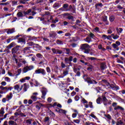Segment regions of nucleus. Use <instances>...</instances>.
Segmentation results:
<instances>
[{
	"instance_id": "39",
	"label": "nucleus",
	"mask_w": 125,
	"mask_h": 125,
	"mask_svg": "<svg viewBox=\"0 0 125 125\" xmlns=\"http://www.w3.org/2000/svg\"><path fill=\"white\" fill-rule=\"evenodd\" d=\"M114 20H115V17L114 16H111L109 17V21L110 22H113Z\"/></svg>"
},
{
	"instance_id": "37",
	"label": "nucleus",
	"mask_w": 125,
	"mask_h": 125,
	"mask_svg": "<svg viewBox=\"0 0 125 125\" xmlns=\"http://www.w3.org/2000/svg\"><path fill=\"white\" fill-rule=\"evenodd\" d=\"M98 6H100V7H102V6H103V4H102V3L96 4L95 5V7L96 9H98Z\"/></svg>"
},
{
	"instance_id": "19",
	"label": "nucleus",
	"mask_w": 125,
	"mask_h": 125,
	"mask_svg": "<svg viewBox=\"0 0 125 125\" xmlns=\"http://www.w3.org/2000/svg\"><path fill=\"white\" fill-rule=\"evenodd\" d=\"M12 97H13V95H12V93H9V94L7 95L6 97V99L7 101H9V100H11Z\"/></svg>"
},
{
	"instance_id": "22",
	"label": "nucleus",
	"mask_w": 125,
	"mask_h": 125,
	"mask_svg": "<svg viewBox=\"0 0 125 125\" xmlns=\"http://www.w3.org/2000/svg\"><path fill=\"white\" fill-rule=\"evenodd\" d=\"M44 105L43 104H42L41 103H39V104H37L35 107L37 109V110H38V111H40V110H41V107H44Z\"/></svg>"
},
{
	"instance_id": "11",
	"label": "nucleus",
	"mask_w": 125,
	"mask_h": 125,
	"mask_svg": "<svg viewBox=\"0 0 125 125\" xmlns=\"http://www.w3.org/2000/svg\"><path fill=\"white\" fill-rule=\"evenodd\" d=\"M14 88L15 90H17L18 92H20L23 88V86H21L20 87V85L16 84L14 86Z\"/></svg>"
},
{
	"instance_id": "1",
	"label": "nucleus",
	"mask_w": 125,
	"mask_h": 125,
	"mask_svg": "<svg viewBox=\"0 0 125 125\" xmlns=\"http://www.w3.org/2000/svg\"><path fill=\"white\" fill-rule=\"evenodd\" d=\"M20 47H21V46L17 45L11 50L12 54L13 55L12 59L16 62V64L18 63V59H16V54H20Z\"/></svg>"
},
{
	"instance_id": "13",
	"label": "nucleus",
	"mask_w": 125,
	"mask_h": 125,
	"mask_svg": "<svg viewBox=\"0 0 125 125\" xmlns=\"http://www.w3.org/2000/svg\"><path fill=\"white\" fill-rule=\"evenodd\" d=\"M5 31H6L7 35H10L11 34L15 33V28H13L12 29H6L5 30Z\"/></svg>"
},
{
	"instance_id": "7",
	"label": "nucleus",
	"mask_w": 125,
	"mask_h": 125,
	"mask_svg": "<svg viewBox=\"0 0 125 125\" xmlns=\"http://www.w3.org/2000/svg\"><path fill=\"white\" fill-rule=\"evenodd\" d=\"M111 45L114 49H115L116 50H119V49H120L119 46L121 45V42L119 41H116L115 43H113Z\"/></svg>"
},
{
	"instance_id": "48",
	"label": "nucleus",
	"mask_w": 125,
	"mask_h": 125,
	"mask_svg": "<svg viewBox=\"0 0 125 125\" xmlns=\"http://www.w3.org/2000/svg\"><path fill=\"white\" fill-rule=\"evenodd\" d=\"M10 3V2L9 1H7L5 3H0V5H7L9 4Z\"/></svg>"
},
{
	"instance_id": "29",
	"label": "nucleus",
	"mask_w": 125,
	"mask_h": 125,
	"mask_svg": "<svg viewBox=\"0 0 125 125\" xmlns=\"http://www.w3.org/2000/svg\"><path fill=\"white\" fill-rule=\"evenodd\" d=\"M59 113H60V114H63L65 115L66 113H67V111L65 110L60 108L59 109Z\"/></svg>"
},
{
	"instance_id": "31",
	"label": "nucleus",
	"mask_w": 125,
	"mask_h": 125,
	"mask_svg": "<svg viewBox=\"0 0 125 125\" xmlns=\"http://www.w3.org/2000/svg\"><path fill=\"white\" fill-rule=\"evenodd\" d=\"M25 108V106H24V105H21L20 106V108L17 110V112H18V113H21V110L22 109H24Z\"/></svg>"
},
{
	"instance_id": "59",
	"label": "nucleus",
	"mask_w": 125,
	"mask_h": 125,
	"mask_svg": "<svg viewBox=\"0 0 125 125\" xmlns=\"http://www.w3.org/2000/svg\"><path fill=\"white\" fill-rule=\"evenodd\" d=\"M13 5H17L18 4V1H12Z\"/></svg>"
},
{
	"instance_id": "62",
	"label": "nucleus",
	"mask_w": 125,
	"mask_h": 125,
	"mask_svg": "<svg viewBox=\"0 0 125 125\" xmlns=\"http://www.w3.org/2000/svg\"><path fill=\"white\" fill-rule=\"evenodd\" d=\"M61 67L62 68H65V67H66V65L65 64V63H64V62H61Z\"/></svg>"
},
{
	"instance_id": "4",
	"label": "nucleus",
	"mask_w": 125,
	"mask_h": 125,
	"mask_svg": "<svg viewBox=\"0 0 125 125\" xmlns=\"http://www.w3.org/2000/svg\"><path fill=\"white\" fill-rule=\"evenodd\" d=\"M40 89H42L41 91L42 93L41 98L44 100L45 99V96L46 95V93H47V90L46 89V88L44 87L40 88Z\"/></svg>"
},
{
	"instance_id": "2",
	"label": "nucleus",
	"mask_w": 125,
	"mask_h": 125,
	"mask_svg": "<svg viewBox=\"0 0 125 125\" xmlns=\"http://www.w3.org/2000/svg\"><path fill=\"white\" fill-rule=\"evenodd\" d=\"M90 46L88 45V44H83L81 46V49L84 51V53H86V54H88L89 53V51H90Z\"/></svg>"
},
{
	"instance_id": "40",
	"label": "nucleus",
	"mask_w": 125,
	"mask_h": 125,
	"mask_svg": "<svg viewBox=\"0 0 125 125\" xmlns=\"http://www.w3.org/2000/svg\"><path fill=\"white\" fill-rule=\"evenodd\" d=\"M94 125V124L92 122H90L89 121H87L85 123V125Z\"/></svg>"
},
{
	"instance_id": "56",
	"label": "nucleus",
	"mask_w": 125,
	"mask_h": 125,
	"mask_svg": "<svg viewBox=\"0 0 125 125\" xmlns=\"http://www.w3.org/2000/svg\"><path fill=\"white\" fill-rule=\"evenodd\" d=\"M119 38H120V36L118 35H114V37H113V40H118V39H119Z\"/></svg>"
},
{
	"instance_id": "5",
	"label": "nucleus",
	"mask_w": 125,
	"mask_h": 125,
	"mask_svg": "<svg viewBox=\"0 0 125 125\" xmlns=\"http://www.w3.org/2000/svg\"><path fill=\"white\" fill-rule=\"evenodd\" d=\"M14 45H15V42H12L7 46V48L8 49H5L3 51V52H7V53H10V51L9 50V49H11L12 47H13Z\"/></svg>"
},
{
	"instance_id": "18",
	"label": "nucleus",
	"mask_w": 125,
	"mask_h": 125,
	"mask_svg": "<svg viewBox=\"0 0 125 125\" xmlns=\"http://www.w3.org/2000/svg\"><path fill=\"white\" fill-rule=\"evenodd\" d=\"M32 9H29L26 11H23V13L24 15V16L26 15H32Z\"/></svg>"
},
{
	"instance_id": "51",
	"label": "nucleus",
	"mask_w": 125,
	"mask_h": 125,
	"mask_svg": "<svg viewBox=\"0 0 125 125\" xmlns=\"http://www.w3.org/2000/svg\"><path fill=\"white\" fill-rule=\"evenodd\" d=\"M103 21H104V22H107V21H108L107 16H105L103 18Z\"/></svg>"
},
{
	"instance_id": "14",
	"label": "nucleus",
	"mask_w": 125,
	"mask_h": 125,
	"mask_svg": "<svg viewBox=\"0 0 125 125\" xmlns=\"http://www.w3.org/2000/svg\"><path fill=\"white\" fill-rule=\"evenodd\" d=\"M69 67H67L65 70L63 71L62 75L63 76H62L61 78H64V77H65V76H67L69 74Z\"/></svg>"
},
{
	"instance_id": "3",
	"label": "nucleus",
	"mask_w": 125,
	"mask_h": 125,
	"mask_svg": "<svg viewBox=\"0 0 125 125\" xmlns=\"http://www.w3.org/2000/svg\"><path fill=\"white\" fill-rule=\"evenodd\" d=\"M35 67L34 65H27L25 66L22 69V72L27 73V72H29V71H32V70H34Z\"/></svg>"
},
{
	"instance_id": "54",
	"label": "nucleus",
	"mask_w": 125,
	"mask_h": 125,
	"mask_svg": "<svg viewBox=\"0 0 125 125\" xmlns=\"http://www.w3.org/2000/svg\"><path fill=\"white\" fill-rule=\"evenodd\" d=\"M64 62L66 63V64H68L69 62H70L69 59L68 58H65Z\"/></svg>"
},
{
	"instance_id": "55",
	"label": "nucleus",
	"mask_w": 125,
	"mask_h": 125,
	"mask_svg": "<svg viewBox=\"0 0 125 125\" xmlns=\"http://www.w3.org/2000/svg\"><path fill=\"white\" fill-rule=\"evenodd\" d=\"M4 80L6 82H7L8 83H10V78L6 77L4 78Z\"/></svg>"
},
{
	"instance_id": "50",
	"label": "nucleus",
	"mask_w": 125,
	"mask_h": 125,
	"mask_svg": "<svg viewBox=\"0 0 125 125\" xmlns=\"http://www.w3.org/2000/svg\"><path fill=\"white\" fill-rule=\"evenodd\" d=\"M29 0H21V3H22V4H26V2L27 1H29Z\"/></svg>"
},
{
	"instance_id": "41",
	"label": "nucleus",
	"mask_w": 125,
	"mask_h": 125,
	"mask_svg": "<svg viewBox=\"0 0 125 125\" xmlns=\"http://www.w3.org/2000/svg\"><path fill=\"white\" fill-rule=\"evenodd\" d=\"M52 51L53 52V53L55 54H57V52L58 51V49H56L55 48H53L52 49Z\"/></svg>"
},
{
	"instance_id": "24",
	"label": "nucleus",
	"mask_w": 125,
	"mask_h": 125,
	"mask_svg": "<svg viewBox=\"0 0 125 125\" xmlns=\"http://www.w3.org/2000/svg\"><path fill=\"white\" fill-rule=\"evenodd\" d=\"M116 31L117 34L120 35V34H122L123 31H124V29H123L122 28L116 27Z\"/></svg>"
},
{
	"instance_id": "42",
	"label": "nucleus",
	"mask_w": 125,
	"mask_h": 125,
	"mask_svg": "<svg viewBox=\"0 0 125 125\" xmlns=\"http://www.w3.org/2000/svg\"><path fill=\"white\" fill-rule=\"evenodd\" d=\"M102 98L103 101H104V102H108V100H107V98H106V97H105V96H102Z\"/></svg>"
},
{
	"instance_id": "53",
	"label": "nucleus",
	"mask_w": 125,
	"mask_h": 125,
	"mask_svg": "<svg viewBox=\"0 0 125 125\" xmlns=\"http://www.w3.org/2000/svg\"><path fill=\"white\" fill-rule=\"evenodd\" d=\"M26 124H28V125H31L32 124V119L27 120Z\"/></svg>"
},
{
	"instance_id": "6",
	"label": "nucleus",
	"mask_w": 125,
	"mask_h": 125,
	"mask_svg": "<svg viewBox=\"0 0 125 125\" xmlns=\"http://www.w3.org/2000/svg\"><path fill=\"white\" fill-rule=\"evenodd\" d=\"M35 74H42V75H43V76L46 75V72L45 71V70L42 68H39L37 69L35 71Z\"/></svg>"
},
{
	"instance_id": "44",
	"label": "nucleus",
	"mask_w": 125,
	"mask_h": 125,
	"mask_svg": "<svg viewBox=\"0 0 125 125\" xmlns=\"http://www.w3.org/2000/svg\"><path fill=\"white\" fill-rule=\"evenodd\" d=\"M73 122L74 123H75V124H78L79 125V124L81 123V120L79 119H76V120H74Z\"/></svg>"
},
{
	"instance_id": "16",
	"label": "nucleus",
	"mask_w": 125,
	"mask_h": 125,
	"mask_svg": "<svg viewBox=\"0 0 125 125\" xmlns=\"http://www.w3.org/2000/svg\"><path fill=\"white\" fill-rule=\"evenodd\" d=\"M61 7V3L59 2H55L53 5V8H54L55 9H58V8H59V7Z\"/></svg>"
},
{
	"instance_id": "36",
	"label": "nucleus",
	"mask_w": 125,
	"mask_h": 125,
	"mask_svg": "<svg viewBox=\"0 0 125 125\" xmlns=\"http://www.w3.org/2000/svg\"><path fill=\"white\" fill-rule=\"evenodd\" d=\"M50 16V13L49 12H46L45 14L43 15V17L45 18V17H49Z\"/></svg>"
},
{
	"instance_id": "33",
	"label": "nucleus",
	"mask_w": 125,
	"mask_h": 125,
	"mask_svg": "<svg viewBox=\"0 0 125 125\" xmlns=\"http://www.w3.org/2000/svg\"><path fill=\"white\" fill-rule=\"evenodd\" d=\"M8 124L9 125H17V123L13 121H9Z\"/></svg>"
},
{
	"instance_id": "20",
	"label": "nucleus",
	"mask_w": 125,
	"mask_h": 125,
	"mask_svg": "<svg viewBox=\"0 0 125 125\" xmlns=\"http://www.w3.org/2000/svg\"><path fill=\"white\" fill-rule=\"evenodd\" d=\"M100 68L102 70H105L107 68V65L105 62H102L100 65Z\"/></svg>"
},
{
	"instance_id": "47",
	"label": "nucleus",
	"mask_w": 125,
	"mask_h": 125,
	"mask_svg": "<svg viewBox=\"0 0 125 125\" xmlns=\"http://www.w3.org/2000/svg\"><path fill=\"white\" fill-rule=\"evenodd\" d=\"M0 72H1V74L2 75H4V74H5V70L2 68H0Z\"/></svg>"
},
{
	"instance_id": "58",
	"label": "nucleus",
	"mask_w": 125,
	"mask_h": 125,
	"mask_svg": "<svg viewBox=\"0 0 125 125\" xmlns=\"http://www.w3.org/2000/svg\"><path fill=\"white\" fill-rule=\"evenodd\" d=\"M74 99L75 101H79V100H80V97H79V96H76Z\"/></svg>"
},
{
	"instance_id": "45",
	"label": "nucleus",
	"mask_w": 125,
	"mask_h": 125,
	"mask_svg": "<svg viewBox=\"0 0 125 125\" xmlns=\"http://www.w3.org/2000/svg\"><path fill=\"white\" fill-rule=\"evenodd\" d=\"M66 18L67 19H68V20H73L74 17L71 15H69Z\"/></svg>"
},
{
	"instance_id": "57",
	"label": "nucleus",
	"mask_w": 125,
	"mask_h": 125,
	"mask_svg": "<svg viewBox=\"0 0 125 125\" xmlns=\"http://www.w3.org/2000/svg\"><path fill=\"white\" fill-rule=\"evenodd\" d=\"M82 103H83L84 104H87V101L85 100L84 98H83L82 100Z\"/></svg>"
},
{
	"instance_id": "10",
	"label": "nucleus",
	"mask_w": 125,
	"mask_h": 125,
	"mask_svg": "<svg viewBox=\"0 0 125 125\" xmlns=\"http://www.w3.org/2000/svg\"><path fill=\"white\" fill-rule=\"evenodd\" d=\"M68 6H69V5L67 3L64 4L62 7L60 8L59 10H61L62 11H69Z\"/></svg>"
},
{
	"instance_id": "9",
	"label": "nucleus",
	"mask_w": 125,
	"mask_h": 125,
	"mask_svg": "<svg viewBox=\"0 0 125 125\" xmlns=\"http://www.w3.org/2000/svg\"><path fill=\"white\" fill-rule=\"evenodd\" d=\"M38 95H39V93L38 92H34L31 96V99L33 101L36 102L38 100V97H37Z\"/></svg>"
},
{
	"instance_id": "25",
	"label": "nucleus",
	"mask_w": 125,
	"mask_h": 125,
	"mask_svg": "<svg viewBox=\"0 0 125 125\" xmlns=\"http://www.w3.org/2000/svg\"><path fill=\"white\" fill-rule=\"evenodd\" d=\"M21 86H22V88L23 87V91L24 92H26V91H27V89H28V85H27V83H24L23 85H21Z\"/></svg>"
},
{
	"instance_id": "21",
	"label": "nucleus",
	"mask_w": 125,
	"mask_h": 125,
	"mask_svg": "<svg viewBox=\"0 0 125 125\" xmlns=\"http://www.w3.org/2000/svg\"><path fill=\"white\" fill-rule=\"evenodd\" d=\"M56 36H57V34L54 31H52L50 33H49V37L53 38V39H54Z\"/></svg>"
},
{
	"instance_id": "46",
	"label": "nucleus",
	"mask_w": 125,
	"mask_h": 125,
	"mask_svg": "<svg viewBox=\"0 0 125 125\" xmlns=\"http://www.w3.org/2000/svg\"><path fill=\"white\" fill-rule=\"evenodd\" d=\"M96 102H97V104H101V98L99 97V98L97 99Z\"/></svg>"
},
{
	"instance_id": "8",
	"label": "nucleus",
	"mask_w": 125,
	"mask_h": 125,
	"mask_svg": "<svg viewBox=\"0 0 125 125\" xmlns=\"http://www.w3.org/2000/svg\"><path fill=\"white\" fill-rule=\"evenodd\" d=\"M106 85H107V86H109V85L110 87H111L112 89H114V90H119V89H120V87H119V86L116 85V84H110V83H107Z\"/></svg>"
},
{
	"instance_id": "15",
	"label": "nucleus",
	"mask_w": 125,
	"mask_h": 125,
	"mask_svg": "<svg viewBox=\"0 0 125 125\" xmlns=\"http://www.w3.org/2000/svg\"><path fill=\"white\" fill-rule=\"evenodd\" d=\"M86 82L90 84L95 83V84H96V83H97V82H96V81H95L94 80H91V79H90V78L89 77L87 78Z\"/></svg>"
},
{
	"instance_id": "23",
	"label": "nucleus",
	"mask_w": 125,
	"mask_h": 125,
	"mask_svg": "<svg viewBox=\"0 0 125 125\" xmlns=\"http://www.w3.org/2000/svg\"><path fill=\"white\" fill-rule=\"evenodd\" d=\"M44 122L45 124H47V125H50V120L49 119V117H45L44 119Z\"/></svg>"
},
{
	"instance_id": "17",
	"label": "nucleus",
	"mask_w": 125,
	"mask_h": 125,
	"mask_svg": "<svg viewBox=\"0 0 125 125\" xmlns=\"http://www.w3.org/2000/svg\"><path fill=\"white\" fill-rule=\"evenodd\" d=\"M68 11H71L72 13H76V6L73 7L72 5H69Z\"/></svg>"
},
{
	"instance_id": "38",
	"label": "nucleus",
	"mask_w": 125,
	"mask_h": 125,
	"mask_svg": "<svg viewBox=\"0 0 125 125\" xmlns=\"http://www.w3.org/2000/svg\"><path fill=\"white\" fill-rule=\"evenodd\" d=\"M85 42H88V43H89L90 42H91V38H89V37H87L85 39Z\"/></svg>"
},
{
	"instance_id": "52",
	"label": "nucleus",
	"mask_w": 125,
	"mask_h": 125,
	"mask_svg": "<svg viewBox=\"0 0 125 125\" xmlns=\"http://www.w3.org/2000/svg\"><path fill=\"white\" fill-rule=\"evenodd\" d=\"M116 125H124V123L122 121H118L116 123Z\"/></svg>"
},
{
	"instance_id": "30",
	"label": "nucleus",
	"mask_w": 125,
	"mask_h": 125,
	"mask_svg": "<svg viewBox=\"0 0 125 125\" xmlns=\"http://www.w3.org/2000/svg\"><path fill=\"white\" fill-rule=\"evenodd\" d=\"M3 114H4V108L3 107H1V109H0V117H2V116H3Z\"/></svg>"
},
{
	"instance_id": "12",
	"label": "nucleus",
	"mask_w": 125,
	"mask_h": 125,
	"mask_svg": "<svg viewBox=\"0 0 125 125\" xmlns=\"http://www.w3.org/2000/svg\"><path fill=\"white\" fill-rule=\"evenodd\" d=\"M0 89H1V90H4V89H6V92H7V91H9V90H10V91L12 90V87H3V86L1 85L0 86Z\"/></svg>"
},
{
	"instance_id": "27",
	"label": "nucleus",
	"mask_w": 125,
	"mask_h": 125,
	"mask_svg": "<svg viewBox=\"0 0 125 125\" xmlns=\"http://www.w3.org/2000/svg\"><path fill=\"white\" fill-rule=\"evenodd\" d=\"M34 83L35 84V86H42V84L41 83H40V82H39L38 81L35 80L34 81Z\"/></svg>"
},
{
	"instance_id": "34",
	"label": "nucleus",
	"mask_w": 125,
	"mask_h": 125,
	"mask_svg": "<svg viewBox=\"0 0 125 125\" xmlns=\"http://www.w3.org/2000/svg\"><path fill=\"white\" fill-rule=\"evenodd\" d=\"M18 17H24L25 16V15H23V13L21 12H19L17 14Z\"/></svg>"
},
{
	"instance_id": "49",
	"label": "nucleus",
	"mask_w": 125,
	"mask_h": 125,
	"mask_svg": "<svg viewBox=\"0 0 125 125\" xmlns=\"http://www.w3.org/2000/svg\"><path fill=\"white\" fill-rule=\"evenodd\" d=\"M89 37H90L91 39H95V35L93 33H90L89 34Z\"/></svg>"
},
{
	"instance_id": "64",
	"label": "nucleus",
	"mask_w": 125,
	"mask_h": 125,
	"mask_svg": "<svg viewBox=\"0 0 125 125\" xmlns=\"http://www.w3.org/2000/svg\"><path fill=\"white\" fill-rule=\"evenodd\" d=\"M99 28H98V27L94 28V32H99Z\"/></svg>"
},
{
	"instance_id": "28",
	"label": "nucleus",
	"mask_w": 125,
	"mask_h": 125,
	"mask_svg": "<svg viewBox=\"0 0 125 125\" xmlns=\"http://www.w3.org/2000/svg\"><path fill=\"white\" fill-rule=\"evenodd\" d=\"M22 72V69H21V68H20L19 69H18L17 70V74L15 75V79H17V77H18V76H19V75H20L21 74V72Z\"/></svg>"
},
{
	"instance_id": "43",
	"label": "nucleus",
	"mask_w": 125,
	"mask_h": 125,
	"mask_svg": "<svg viewBox=\"0 0 125 125\" xmlns=\"http://www.w3.org/2000/svg\"><path fill=\"white\" fill-rule=\"evenodd\" d=\"M56 43H57V44H63V42L59 40H58L56 41Z\"/></svg>"
},
{
	"instance_id": "32",
	"label": "nucleus",
	"mask_w": 125,
	"mask_h": 125,
	"mask_svg": "<svg viewBox=\"0 0 125 125\" xmlns=\"http://www.w3.org/2000/svg\"><path fill=\"white\" fill-rule=\"evenodd\" d=\"M22 42V43H26V41H25V39L22 38H20L19 39V42Z\"/></svg>"
},
{
	"instance_id": "60",
	"label": "nucleus",
	"mask_w": 125,
	"mask_h": 125,
	"mask_svg": "<svg viewBox=\"0 0 125 125\" xmlns=\"http://www.w3.org/2000/svg\"><path fill=\"white\" fill-rule=\"evenodd\" d=\"M92 69H93V66H92V65H90L87 68L88 71H92Z\"/></svg>"
},
{
	"instance_id": "26",
	"label": "nucleus",
	"mask_w": 125,
	"mask_h": 125,
	"mask_svg": "<svg viewBox=\"0 0 125 125\" xmlns=\"http://www.w3.org/2000/svg\"><path fill=\"white\" fill-rule=\"evenodd\" d=\"M30 48H31V47H27L24 48L23 50V53L25 54H26V53H28L29 52V51L30 50Z\"/></svg>"
},
{
	"instance_id": "35",
	"label": "nucleus",
	"mask_w": 125,
	"mask_h": 125,
	"mask_svg": "<svg viewBox=\"0 0 125 125\" xmlns=\"http://www.w3.org/2000/svg\"><path fill=\"white\" fill-rule=\"evenodd\" d=\"M104 117H105L106 118H107V120H111L112 119V117H111L110 115L109 114L106 115L105 114V112H104Z\"/></svg>"
},
{
	"instance_id": "63",
	"label": "nucleus",
	"mask_w": 125,
	"mask_h": 125,
	"mask_svg": "<svg viewBox=\"0 0 125 125\" xmlns=\"http://www.w3.org/2000/svg\"><path fill=\"white\" fill-rule=\"evenodd\" d=\"M88 105H89L90 108H93V105H92V102H90L89 103V104Z\"/></svg>"
},
{
	"instance_id": "61",
	"label": "nucleus",
	"mask_w": 125,
	"mask_h": 125,
	"mask_svg": "<svg viewBox=\"0 0 125 125\" xmlns=\"http://www.w3.org/2000/svg\"><path fill=\"white\" fill-rule=\"evenodd\" d=\"M46 70L47 73H51V70H50V68H49V67H47Z\"/></svg>"
}]
</instances>
